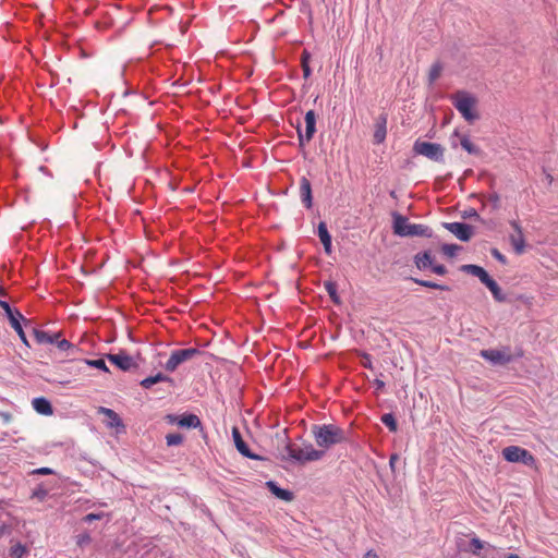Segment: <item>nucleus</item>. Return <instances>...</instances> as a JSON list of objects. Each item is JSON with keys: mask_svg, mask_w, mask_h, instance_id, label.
Segmentation results:
<instances>
[{"mask_svg": "<svg viewBox=\"0 0 558 558\" xmlns=\"http://www.w3.org/2000/svg\"><path fill=\"white\" fill-rule=\"evenodd\" d=\"M462 218L463 219L474 218L476 220H482L480 215L477 214V211L474 208H469V209L462 211Z\"/></svg>", "mask_w": 558, "mask_h": 558, "instance_id": "4c0bfd02", "label": "nucleus"}, {"mask_svg": "<svg viewBox=\"0 0 558 558\" xmlns=\"http://www.w3.org/2000/svg\"><path fill=\"white\" fill-rule=\"evenodd\" d=\"M33 336H34L35 340L39 344L52 343V339L50 337V333H48V332H46L44 330H40V329H37V328H33Z\"/></svg>", "mask_w": 558, "mask_h": 558, "instance_id": "cd10ccee", "label": "nucleus"}, {"mask_svg": "<svg viewBox=\"0 0 558 558\" xmlns=\"http://www.w3.org/2000/svg\"><path fill=\"white\" fill-rule=\"evenodd\" d=\"M317 234L324 245V250L327 254L331 253V235L327 229V225L324 221L318 223Z\"/></svg>", "mask_w": 558, "mask_h": 558, "instance_id": "6ab92c4d", "label": "nucleus"}, {"mask_svg": "<svg viewBox=\"0 0 558 558\" xmlns=\"http://www.w3.org/2000/svg\"><path fill=\"white\" fill-rule=\"evenodd\" d=\"M305 133H302L300 125L296 128L298 136H299V145L303 147L305 143L312 141L315 132H316V113L314 110H308L305 113Z\"/></svg>", "mask_w": 558, "mask_h": 558, "instance_id": "1a4fd4ad", "label": "nucleus"}, {"mask_svg": "<svg viewBox=\"0 0 558 558\" xmlns=\"http://www.w3.org/2000/svg\"><path fill=\"white\" fill-rule=\"evenodd\" d=\"M27 553V548L22 543H16L10 548V556L12 558H23V556Z\"/></svg>", "mask_w": 558, "mask_h": 558, "instance_id": "473e14b6", "label": "nucleus"}, {"mask_svg": "<svg viewBox=\"0 0 558 558\" xmlns=\"http://www.w3.org/2000/svg\"><path fill=\"white\" fill-rule=\"evenodd\" d=\"M488 202L492 204L493 209H498L500 207V196L497 193H493L488 196Z\"/></svg>", "mask_w": 558, "mask_h": 558, "instance_id": "58836bf2", "label": "nucleus"}, {"mask_svg": "<svg viewBox=\"0 0 558 558\" xmlns=\"http://www.w3.org/2000/svg\"><path fill=\"white\" fill-rule=\"evenodd\" d=\"M34 473H36V474H51L53 472L49 468H40V469H37L36 471H34Z\"/></svg>", "mask_w": 558, "mask_h": 558, "instance_id": "de8ad7c7", "label": "nucleus"}, {"mask_svg": "<svg viewBox=\"0 0 558 558\" xmlns=\"http://www.w3.org/2000/svg\"><path fill=\"white\" fill-rule=\"evenodd\" d=\"M393 232L400 236H425L432 238L433 231L425 225L411 223L409 219L400 214H393Z\"/></svg>", "mask_w": 558, "mask_h": 558, "instance_id": "7ed1b4c3", "label": "nucleus"}, {"mask_svg": "<svg viewBox=\"0 0 558 558\" xmlns=\"http://www.w3.org/2000/svg\"><path fill=\"white\" fill-rule=\"evenodd\" d=\"M381 422L383 424H385L390 432H397L398 429V424H397V421H396V417L392 413H386L381 416Z\"/></svg>", "mask_w": 558, "mask_h": 558, "instance_id": "7c9ffc66", "label": "nucleus"}, {"mask_svg": "<svg viewBox=\"0 0 558 558\" xmlns=\"http://www.w3.org/2000/svg\"><path fill=\"white\" fill-rule=\"evenodd\" d=\"M470 545L472 553L475 555H477L478 551L484 548V543L477 537H473L470 542Z\"/></svg>", "mask_w": 558, "mask_h": 558, "instance_id": "e433bc0d", "label": "nucleus"}, {"mask_svg": "<svg viewBox=\"0 0 558 558\" xmlns=\"http://www.w3.org/2000/svg\"><path fill=\"white\" fill-rule=\"evenodd\" d=\"M35 495L38 497V498H44L46 495H47V492L46 490H40V492H37L35 493Z\"/></svg>", "mask_w": 558, "mask_h": 558, "instance_id": "5fc2aeb1", "label": "nucleus"}, {"mask_svg": "<svg viewBox=\"0 0 558 558\" xmlns=\"http://www.w3.org/2000/svg\"><path fill=\"white\" fill-rule=\"evenodd\" d=\"M60 351L69 352V355H74L78 349L76 345L72 344L66 339H62L61 341H58V344L56 345Z\"/></svg>", "mask_w": 558, "mask_h": 558, "instance_id": "2f4dec72", "label": "nucleus"}, {"mask_svg": "<svg viewBox=\"0 0 558 558\" xmlns=\"http://www.w3.org/2000/svg\"><path fill=\"white\" fill-rule=\"evenodd\" d=\"M311 54L304 50L301 56V65L302 64H310Z\"/></svg>", "mask_w": 558, "mask_h": 558, "instance_id": "a18cd8bd", "label": "nucleus"}, {"mask_svg": "<svg viewBox=\"0 0 558 558\" xmlns=\"http://www.w3.org/2000/svg\"><path fill=\"white\" fill-rule=\"evenodd\" d=\"M442 65L439 62H436L432 65L428 74L429 83H434L441 74Z\"/></svg>", "mask_w": 558, "mask_h": 558, "instance_id": "f704fd0d", "label": "nucleus"}, {"mask_svg": "<svg viewBox=\"0 0 558 558\" xmlns=\"http://www.w3.org/2000/svg\"><path fill=\"white\" fill-rule=\"evenodd\" d=\"M361 364L365 368L373 369L372 357H371V355L368 353H363L362 354Z\"/></svg>", "mask_w": 558, "mask_h": 558, "instance_id": "a19ab883", "label": "nucleus"}, {"mask_svg": "<svg viewBox=\"0 0 558 558\" xmlns=\"http://www.w3.org/2000/svg\"><path fill=\"white\" fill-rule=\"evenodd\" d=\"M177 424L180 427H185V428H198V427H202V422H201L199 417L196 414H193V413H187V414L181 415L179 417V421L177 422Z\"/></svg>", "mask_w": 558, "mask_h": 558, "instance_id": "aec40b11", "label": "nucleus"}, {"mask_svg": "<svg viewBox=\"0 0 558 558\" xmlns=\"http://www.w3.org/2000/svg\"><path fill=\"white\" fill-rule=\"evenodd\" d=\"M413 151L417 155H422L433 161L444 162L445 148L438 143H430L417 140L413 145Z\"/></svg>", "mask_w": 558, "mask_h": 558, "instance_id": "423d86ee", "label": "nucleus"}, {"mask_svg": "<svg viewBox=\"0 0 558 558\" xmlns=\"http://www.w3.org/2000/svg\"><path fill=\"white\" fill-rule=\"evenodd\" d=\"M102 513H88L84 517V521L90 522L95 520H101Z\"/></svg>", "mask_w": 558, "mask_h": 558, "instance_id": "c03bdc74", "label": "nucleus"}, {"mask_svg": "<svg viewBox=\"0 0 558 558\" xmlns=\"http://www.w3.org/2000/svg\"><path fill=\"white\" fill-rule=\"evenodd\" d=\"M490 253H492V255H493V256H494L498 262H500V263H501V264H504V265H505V264H507V258H506V256H505L504 254H501V253L499 252V250H497V248H492Z\"/></svg>", "mask_w": 558, "mask_h": 558, "instance_id": "79ce46f5", "label": "nucleus"}, {"mask_svg": "<svg viewBox=\"0 0 558 558\" xmlns=\"http://www.w3.org/2000/svg\"><path fill=\"white\" fill-rule=\"evenodd\" d=\"M167 381L172 384L173 379L167 375H163L162 373H158L154 376H149L141 381V386L145 389L151 388L155 384Z\"/></svg>", "mask_w": 558, "mask_h": 558, "instance_id": "b1692460", "label": "nucleus"}, {"mask_svg": "<svg viewBox=\"0 0 558 558\" xmlns=\"http://www.w3.org/2000/svg\"><path fill=\"white\" fill-rule=\"evenodd\" d=\"M480 355L493 365H506L512 361L509 350L487 349L482 350Z\"/></svg>", "mask_w": 558, "mask_h": 558, "instance_id": "9b49d317", "label": "nucleus"}, {"mask_svg": "<svg viewBox=\"0 0 558 558\" xmlns=\"http://www.w3.org/2000/svg\"><path fill=\"white\" fill-rule=\"evenodd\" d=\"M232 438L234 441V446L236 450L245 458L252 459V460H265L264 457L258 456L254 452H252L247 446V444L243 440L242 435L238 427L232 428Z\"/></svg>", "mask_w": 558, "mask_h": 558, "instance_id": "f8f14e48", "label": "nucleus"}, {"mask_svg": "<svg viewBox=\"0 0 558 558\" xmlns=\"http://www.w3.org/2000/svg\"><path fill=\"white\" fill-rule=\"evenodd\" d=\"M510 226L514 231V233L510 235V242L511 245L513 246L514 252L520 255L524 252L525 248L523 231L521 226L514 220L510 221Z\"/></svg>", "mask_w": 558, "mask_h": 558, "instance_id": "4468645a", "label": "nucleus"}, {"mask_svg": "<svg viewBox=\"0 0 558 558\" xmlns=\"http://www.w3.org/2000/svg\"><path fill=\"white\" fill-rule=\"evenodd\" d=\"M485 286L489 289V291L492 292L494 299L497 302H505L506 301V295L502 293L500 287L498 286V283L493 278H489V280L485 283Z\"/></svg>", "mask_w": 558, "mask_h": 558, "instance_id": "393cba45", "label": "nucleus"}, {"mask_svg": "<svg viewBox=\"0 0 558 558\" xmlns=\"http://www.w3.org/2000/svg\"><path fill=\"white\" fill-rule=\"evenodd\" d=\"M460 144L469 154L478 155L481 153V149L474 145L468 136H462Z\"/></svg>", "mask_w": 558, "mask_h": 558, "instance_id": "c756f323", "label": "nucleus"}, {"mask_svg": "<svg viewBox=\"0 0 558 558\" xmlns=\"http://www.w3.org/2000/svg\"><path fill=\"white\" fill-rule=\"evenodd\" d=\"M432 270L437 274V275H440V276H444L447 274V268L444 266V265H434L430 267Z\"/></svg>", "mask_w": 558, "mask_h": 558, "instance_id": "37998d69", "label": "nucleus"}, {"mask_svg": "<svg viewBox=\"0 0 558 558\" xmlns=\"http://www.w3.org/2000/svg\"><path fill=\"white\" fill-rule=\"evenodd\" d=\"M183 441V436L179 433L168 434L166 436V442L168 446H179Z\"/></svg>", "mask_w": 558, "mask_h": 558, "instance_id": "c9c22d12", "label": "nucleus"}, {"mask_svg": "<svg viewBox=\"0 0 558 558\" xmlns=\"http://www.w3.org/2000/svg\"><path fill=\"white\" fill-rule=\"evenodd\" d=\"M507 558H520V556L517 554H510Z\"/></svg>", "mask_w": 558, "mask_h": 558, "instance_id": "4d7b16f0", "label": "nucleus"}, {"mask_svg": "<svg viewBox=\"0 0 558 558\" xmlns=\"http://www.w3.org/2000/svg\"><path fill=\"white\" fill-rule=\"evenodd\" d=\"M387 120L388 114L383 112L380 113L375 121L374 124V134H373V142L374 144H381L387 135Z\"/></svg>", "mask_w": 558, "mask_h": 558, "instance_id": "ddd939ff", "label": "nucleus"}, {"mask_svg": "<svg viewBox=\"0 0 558 558\" xmlns=\"http://www.w3.org/2000/svg\"><path fill=\"white\" fill-rule=\"evenodd\" d=\"M308 527H312L313 531H315L316 533H318V530L316 527H314L313 525H307Z\"/></svg>", "mask_w": 558, "mask_h": 558, "instance_id": "052dcab7", "label": "nucleus"}, {"mask_svg": "<svg viewBox=\"0 0 558 558\" xmlns=\"http://www.w3.org/2000/svg\"><path fill=\"white\" fill-rule=\"evenodd\" d=\"M89 543H90V536L88 534L84 533V534H80L76 536V544L80 547H83Z\"/></svg>", "mask_w": 558, "mask_h": 558, "instance_id": "ea45409f", "label": "nucleus"}, {"mask_svg": "<svg viewBox=\"0 0 558 558\" xmlns=\"http://www.w3.org/2000/svg\"><path fill=\"white\" fill-rule=\"evenodd\" d=\"M302 70H303V76L304 78H308L312 74V70L310 68V64H302Z\"/></svg>", "mask_w": 558, "mask_h": 558, "instance_id": "49530a36", "label": "nucleus"}, {"mask_svg": "<svg viewBox=\"0 0 558 558\" xmlns=\"http://www.w3.org/2000/svg\"><path fill=\"white\" fill-rule=\"evenodd\" d=\"M202 351L196 348L179 349L171 352L165 364L167 372L173 373L181 364L199 356Z\"/></svg>", "mask_w": 558, "mask_h": 558, "instance_id": "0eeeda50", "label": "nucleus"}, {"mask_svg": "<svg viewBox=\"0 0 558 558\" xmlns=\"http://www.w3.org/2000/svg\"><path fill=\"white\" fill-rule=\"evenodd\" d=\"M441 226L463 242L470 241L474 234V228L464 222H442Z\"/></svg>", "mask_w": 558, "mask_h": 558, "instance_id": "9d476101", "label": "nucleus"}, {"mask_svg": "<svg viewBox=\"0 0 558 558\" xmlns=\"http://www.w3.org/2000/svg\"><path fill=\"white\" fill-rule=\"evenodd\" d=\"M452 104L466 121L472 122L478 118L477 113L473 110L476 99L469 93L463 90L457 92L452 96Z\"/></svg>", "mask_w": 558, "mask_h": 558, "instance_id": "20e7f679", "label": "nucleus"}, {"mask_svg": "<svg viewBox=\"0 0 558 558\" xmlns=\"http://www.w3.org/2000/svg\"><path fill=\"white\" fill-rule=\"evenodd\" d=\"M0 307L4 311L12 328L17 332L21 341L27 347L29 348V342L26 338V335L23 330V327H22V324H21V320H23L25 323V325L27 326V324L29 323V320H27L19 310H12L10 304L7 302V301H3V300H0Z\"/></svg>", "mask_w": 558, "mask_h": 558, "instance_id": "39448f33", "label": "nucleus"}, {"mask_svg": "<svg viewBox=\"0 0 558 558\" xmlns=\"http://www.w3.org/2000/svg\"><path fill=\"white\" fill-rule=\"evenodd\" d=\"M81 366L78 367V369H83L87 366H90V367H95V368H98V369H101V371H105V372H108V367L106 365V362L105 360L102 359H98V360H80L77 362Z\"/></svg>", "mask_w": 558, "mask_h": 558, "instance_id": "a878e982", "label": "nucleus"}, {"mask_svg": "<svg viewBox=\"0 0 558 558\" xmlns=\"http://www.w3.org/2000/svg\"><path fill=\"white\" fill-rule=\"evenodd\" d=\"M504 458L509 462H522L530 465L534 462V457L526 450L517 446H509L502 450Z\"/></svg>", "mask_w": 558, "mask_h": 558, "instance_id": "6e6552de", "label": "nucleus"}, {"mask_svg": "<svg viewBox=\"0 0 558 558\" xmlns=\"http://www.w3.org/2000/svg\"><path fill=\"white\" fill-rule=\"evenodd\" d=\"M546 178H547V180H548V183H551V181H553V177H551L550 174H547V175H546Z\"/></svg>", "mask_w": 558, "mask_h": 558, "instance_id": "bf43d9fd", "label": "nucleus"}, {"mask_svg": "<svg viewBox=\"0 0 558 558\" xmlns=\"http://www.w3.org/2000/svg\"><path fill=\"white\" fill-rule=\"evenodd\" d=\"M166 420H167L169 423L174 424V423H177V422L179 421V417H178V416H175V415H173V414H168V415L166 416Z\"/></svg>", "mask_w": 558, "mask_h": 558, "instance_id": "8fccbe9b", "label": "nucleus"}, {"mask_svg": "<svg viewBox=\"0 0 558 558\" xmlns=\"http://www.w3.org/2000/svg\"><path fill=\"white\" fill-rule=\"evenodd\" d=\"M300 197L306 208L313 206L312 186L308 179L302 177L300 180Z\"/></svg>", "mask_w": 558, "mask_h": 558, "instance_id": "dca6fc26", "label": "nucleus"}, {"mask_svg": "<svg viewBox=\"0 0 558 558\" xmlns=\"http://www.w3.org/2000/svg\"><path fill=\"white\" fill-rule=\"evenodd\" d=\"M278 441H281L282 447L278 445V458L282 461H293L299 464H305L312 461L320 460L325 451L317 450L312 444H305L303 447H296L294 444L288 441L286 432L283 435L277 434Z\"/></svg>", "mask_w": 558, "mask_h": 558, "instance_id": "f257e3e1", "label": "nucleus"}, {"mask_svg": "<svg viewBox=\"0 0 558 558\" xmlns=\"http://www.w3.org/2000/svg\"><path fill=\"white\" fill-rule=\"evenodd\" d=\"M460 269L465 274L477 277L483 284H485L489 280V278H492L483 267L477 265H462Z\"/></svg>", "mask_w": 558, "mask_h": 558, "instance_id": "f3484780", "label": "nucleus"}, {"mask_svg": "<svg viewBox=\"0 0 558 558\" xmlns=\"http://www.w3.org/2000/svg\"><path fill=\"white\" fill-rule=\"evenodd\" d=\"M312 434L317 446L324 449L348 441V433L335 424L313 425Z\"/></svg>", "mask_w": 558, "mask_h": 558, "instance_id": "f03ea898", "label": "nucleus"}, {"mask_svg": "<svg viewBox=\"0 0 558 558\" xmlns=\"http://www.w3.org/2000/svg\"><path fill=\"white\" fill-rule=\"evenodd\" d=\"M324 286L332 302L336 304H340V298L337 292V283L333 281H326Z\"/></svg>", "mask_w": 558, "mask_h": 558, "instance_id": "c85d7f7f", "label": "nucleus"}, {"mask_svg": "<svg viewBox=\"0 0 558 558\" xmlns=\"http://www.w3.org/2000/svg\"><path fill=\"white\" fill-rule=\"evenodd\" d=\"M363 558H378V556L375 551L368 550Z\"/></svg>", "mask_w": 558, "mask_h": 558, "instance_id": "603ef678", "label": "nucleus"}, {"mask_svg": "<svg viewBox=\"0 0 558 558\" xmlns=\"http://www.w3.org/2000/svg\"><path fill=\"white\" fill-rule=\"evenodd\" d=\"M3 295H5V291H4V289L0 286V296H3Z\"/></svg>", "mask_w": 558, "mask_h": 558, "instance_id": "13d9d810", "label": "nucleus"}, {"mask_svg": "<svg viewBox=\"0 0 558 558\" xmlns=\"http://www.w3.org/2000/svg\"><path fill=\"white\" fill-rule=\"evenodd\" d=\"M107 357L111 363L124 372L130 371L132 367L136 366L133 357L123 351L117 354H108Z\"/></svg>", "mask_w": 558, "mask_h": 558, "instance_id": "2eb2a0df", "label": "nucleus"}, {"mask_svg": "<svg viewBox=\"0 0 558 558\" xmlns=\"http://www.w3.org/2000/svg\"><path fill=\"white\" fill-rule=\"evenodd\" d=\"M413 282H415L416 284H420L422 287H426V288H430V289H437V290H442V291H448L450 288L448 286H445V284H439V283H436L434 281H429V280H422V279H417V278H410Z\"/></svg>", "mask_w": 558, "mask_h": 558, "instance_id": "bb28decb", "label": "nucleus"}, {"mask_svg": "<svg viewBox=\"0 0 558 558\" xmlns=\"http://www.w3.org/2000/svg\"><path fill=\"white\" fill-rule=\"evenodd\" d=\"M374 385L376 386L377 389H383L385 387V383L378 378L374 380Z\"/></svg>", "mask_w": 558, "mask_h": 558, "instance_id": "3c124183", "label": "nucleus"}, {"mask_svg": "<svg viewBox=\"0 0 558 558\" xmlns=\"http://www.w3.org/2000/svg\"><path fill=\"white\" fill-rule=\"evenodd\" d=\"M397 459H398V456H397V454H392V456L390 457L389 464H390L391 469H393V468H395V464H396Z\"/></svg>", "mask_w": 558, "mask_h": 558, "instance_id": "864d4df0", "label": "nucleus"}, {"mask_svg": "<svg viewBox=\"0 0 558 558\" xmlns=\"http://www.w3.org/2000/svg\"><path fill=\"white\" fill-rule=\"evenodd\" d=\"M266 485L269 488V490L271 492V494H274L277 498L284 500V501H290L293 499V493L288 489H283V488L279 487L276 482L268 481L266 483Z\"/></svg>", "mask_w": 558, "mask_h": 558, "instance_id": "412c9836", "label": "nucleus"}, {"mask_svg": "<svg viewBox=\"0 0 558 558\" xmlns=\"http://www.w3.org/2000/svg\"><path fill=\"white\" fill-rule=\"evenodd\" d=\"M2 416H3L5 422H9L10 418H11L10 414H8V413H2Z\"/></svg>", "mask_w": 558, "mask_h": 558, "instance_id": "6e6d98bb", "label": "nucleus"}, {"mask_svg": "<svg viewBox=\"0 0 558 558\" xmlns=\"http://www.w3.org/2000/svg\"><path fill=\"white\" fill-rule=\"evenodd\" d=\"M99 414H104L106 417H108V426L109 427H122L124 428V424L121 420V417L111 409L100 407L98 409Z\"/></svg>", "mask_w": 558, "mask_h": 558, "instance_id": "4be33fe9", "label": "nucleus"}, {"mask_svg": "<svg viewBox=\"0 0 558 558\" xmlns=\"http://www.w3.org/2000/svg\"><path fill=\"white\" fill-rule=\"evenodd\" d=\"M414 264L420 269H426L433 266V257L429 251L417 253L414 256Z\"/></svg>", "mask_w": 558, "mask_h": 558, "instance_id": "5701e85b", "label": "nucleus"}, {"mask_svg": "<svg viewBox=\"0 0 558 558\" xmlns=\"http://www.w3.org/2000/svg\"><path fill=\"white\" fill-rule=\"evenodd\" d=\"M33 408L35 411L43 415H51L53 413V408L50 401L45 397L35 398L32 401Z\"/></svg>", "mask_w": 558, "mask_h": 558, "instance_id": "a211bd4d", "label": "nucleus"}, {"mask_svg": "<svg viewBox=\"0 0 558 558\" xmlns=\"http://www.w3.org/2000/svg\"><path fill=\"white\" fill-rule=\"evenodd\" d=\"M51 339H52V343L51 344H58V341H61V335L60 332H56L53 335H50Z\"/></svg>", "mask_w": 558, "mask_h": 558, "instance_id": "09e8293b", "label": "nucleus"}, {"mask_svg": "<svg viewBox=\"0 0 558 558\" xmlns=\"http://www.w3.org/2000/svg\"><path fill=\"white\" fill-rule=\"evenodd\" d=\"M462 247L458 244H442L441 252L447 257H454Z\"/></svg>", "mask_w": 558, "mask_h": 558, "instance_id": "72a5a7b5", "label": "nucleus"}]
</instances>
